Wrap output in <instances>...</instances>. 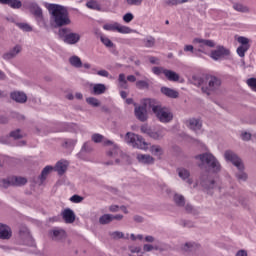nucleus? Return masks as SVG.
<instances>
[{
  "mask_svg": "<svg viewBox=\"0 0 256 256\" xmlns=\"http://www.w3.org/2000/svg\"><path fill=\"white\" fill-rule=\"evenodd\" d=\"M92 141L94 143H101L103 141L104 145H111L112 149L107 151V157L112 159L106 162V165H119L127 160V155L121 151L117 144H114L111 140H105V137L99 133L92 135Z\"/></svg>",
  "mask_w": 256,
  "mask_h": 256,
  "instance_id": "1",
  "label": "nucleus"
},
{
  "mask_svg": "<svg viewBox=\"0 0 256 256\" xmlns=\"http://www.w3.org/2000/svg\"><path fill=\"white\" fill-rule=\"evenodd\" d=\"M48 13L51 15V21H53L56 27H65L71 25V18H69V11L65 6L59 4H46Z\"/></svg>",
  "mask_w": 256,
  "mask_h": 256,
  "instance_id": "2",
  "label": "nucleus"
},
{
  "mask_svg": "<svg viewBox=\"0 0 256 256\" xmlns=\"http://www.w3.org/2000/svg\"><path fill=\"white\" fill-rule=\"evenodd\" d=\"M193 80L198 87H201L202 92L206 93V95H210L211 91H215V89H219L221 86V80L211 75L195 76Z\"/></svg>",
  "mask_w": 256,
  "mask_h": 256,
  "instance_id": "3",
  "label": "nucleus"
},
{
  "mask_svg": "<svg viewBox=\"0 0 256 256\" xmlns=\"http://www.w3.org/2000/svg\"><path fill=\"white\" fill-rule=\"evenodd\" d=\"M58 37L66 45H77L81 41V35L67 27L58 30Z\"/></svg>",
  "mask_w": 256,
  "mask_h": 256,
  "instance_id": "4",
  "label": "nucleus"
},
{
  "mask_svg": "<svg viewBox=\"0 0 256 256\" xmlns=\"http://www.w3.org/2000/svg\"><path fill=\"white\" fill-rule=\"evenodd\" d=\"M152 111L160 123L173 121V112L169 108L157 104V100H154Z\"/></svg>",
  "mask_w": 256,
  "mask_h": 256,
  "instance_id": "5",
  "label": "nucleus"
},
{
  "mask_svg": "<svg viewBox=\"0 0 256 256\" xmlns=\"http://www.w3.org/2000/svg\"><path fill=\"white\" fill-rule=\"evenodd\" d=\"M154 101L155 99L146 98L142 100L140 106H137V104H134L135 105L134 113L137 119H139V121L144 122L147 119V110L148 109L153 110Z\"/></svg>",
  "mask_w": 256,
  "mask_h": 256,
  "instance_id": "6",
  "label": "nucleus"
},
{
  "mask_svg": "<svg viewBox=\"0 0 256 256\" xmlns=\"http://www.w3.org/2000/svg\"><path fill=\"white\" fill-rule=\"evenodd\" d=\"M196 159H199L201 163L208 165L213 173H219V171H221V164L217 158H215V156L209 152L196 156Z\"/></svg>",
  "mask_w": 256,
  "mask_h": 256,
  "instance_id": "7",
  "label": "nucleus"
},
{
  "mask_svg": "<svg viewBox=\"0 0 256 256\" xmlns=\"http://www.w3.org/2000/svg\"><path fill=\"white\" fill-rule=\"evenodd\" d=\"M125 141L128 145L135 147L136 149H144V147L147 145V143H145L143 140V137L131 132L126 134Z\"/></svg>",
  "mask_w": 256,
  "mask_h": 256,
  "instance_id": "8",
  "label": "nucleus"
},
{
  "mask_svg": "<svg viewBox=\"0 0 256 256\" xmlns=\"http://www.w3.org/2000/svg\"><path fill=\"white\" fill-rule=\"evenodd\" d=\"M104 31H113L117 33H121L122 35H129V33H133V29L130 27L119 24L118 22L106 23L103 25Z\"/></svg>",
  "mask_w": 256,
  "mask_h": 256,
  "instance_id": "9",
  "label": "nucleus"
},
{
  "mask_svg": "<svg viewBox=\"0 0 256 256\" xmlns=\"http://www.w3.org/2000/svg\"><path fill=\"white\" fill-rule=\"evenodd\" d=\"M224 158H225V161H227L228 163H232V165L236 167L238 171H243V169H245V166L243 165V161L241 160V158H239V156L235 152L231 150H226L224 153Z\"/></svg>",
  "mask_w": 256,
  "mask_h": 256,
  "instance_id": "10",
  "label": "nucleus"
},
{
  "mask_svg": "<svg viewBox=\"0 0 256 256\" xmlns=\"http://www.w3.org/2000/svg\"><path fill=\"white\" fill-rule=\"evenodd\" d=\"M27 183V178L25 177H17V176H11L7 179L2 180V187L4 189H7V187H21V185H25Z\"/></svg>",
  "mask_w": 256,
  "mask_h": 256,
  "instance_id": "11",
  "label": "nucleus"
},
{
  "mask_svg": "<svg viewBox=\"0 0 256 256\" xmlns=\"http://www.w3.org/2000/svg\"><path fill=\"white\" fill-rule=\"evenodd\" d=\"M237 41L240 43V46L237 48L236 53L240 57H245V53L251 48V45L249 44L251 43V40L245 36H240L237 38Z\"/></svg>",
  "mask_w": 256,
  "mask_h": 256,
  "instance_id": "12",
  "label": "nucleus"
},
{
  "mask_svg": "<svg viewBox=\"0 0 256 256\" xmlns=\"http://www.w3.org/2000/svg\"><path fill=\"white\" fill-rule=\"evenodd\" d=\"M30 12L34 15L38 25H45V20L43 19V10L35 2L30 3L29 5Z\"/></svg>",
  "mask_w": 256,
  "mask_h": 256,
  "instance_id": "13",
  "label": "nucleus"
},
{
  "mask_svg": "<svg viewBox=\"0 0 256 256\" xmlns=\"http://www.w3.org/2000/svg\"><path fill=\"white\" fill-rule=\"evenodd\" d=\"M20 238L22 239L24 245H28L29 247H35V241L29 232L27 227H22L19 231Z\"/></svg>",
  "mask_w": 256,
  "mask_h": 256,
  "instance_id": "14",
  "label": "nucleus"
},
{
  "mask_svg": "<svg viewBox=\"0 0 256 256\" xmlns=\"http://www.w3.org/2000/svg\"><path fill=\"white\" fill-rule=\"evenodd\" d=\"M86 7L88 9H93L94 11H102V12H108L111 11V3L107 2L106 6H101L97 0H90L86 3Z\"/></svg>",
  "mask_w": 256,
  "mask_h": 256,
  "instance_id": "15",
  "label": "nucleus"
},
{
  "mask_svg": "<svg viewBox=\"0 0 256 256\" xmlns=\"http://www.w3.org/2000/svg\"><path fill=\"white\" fill-rule=\"evenodd\" d=\"M194 45H198V51L203 53L205 51V47H215V42L213 40H206L201 38H195L193 40Z\"/></svg>",
  "mask_w": 256,
  "mask_h": 256,
  "instance_id": "16",
  "label": "nucleus"
},
{
  "mask_svg": "<svg viewBox=\"0 0 256 256\" xmlns=\"http://www.w3.org/2000/svg\"><path fill=\"white\" fill-rule=\"evenodd\" d=\"M229 53H230L229 49H227L223 46H219L216 50L211 52L210 57L214 61H219V59H223V57H227V55H229Z\"/></svg>",
  "mask_w": 256,
  "mask_h": 256,
  "instance_id": "17",
  "label": "nucleus"
},
{
  "mask_svg": "<svg viewBox=\"0 0 256 256\" xmlns=\"http://www.w3.org/2000/svg\"><path fill=\"white\" fill-rule=\"evenodd\" d=\"M187 127L194 131V133H201V127H203V122L197 118H191L187 121Z\"/></svg>",
  "mask_w": 256,
  "mask_h": 256,
  "instance_id": "18",
  "label": "nucleus"
},
{
  "mask_svg": "<svg viewBox=\"0 0 256 256\" xmlns=\"http://www.w3.org/2000/svg\"><path fill=\"white\" fill-rule=\"evenodd\" d=\"M50 235L53 241H63V239L67 237V233H65V230L61 228H54L52 231H50Z\"/></svg>",
  "mask_w": 256,
  "mask_h": 256,
  "instance_id": "19",
  "label": "nucleus"
},
{
  "mask_svg": "<svg viewBox=\"0 0 256 256\" xmlns=\"http://www.w3.org/2000/svg\"><path fill=\"white\" fill-rule=\"evenodd\" d=\"M12 235L11 227L0 223V239H11Z\"/></svg>",
  "mask_w": 256,
  "mask_h": 256,
  "instance_id": "20",
  "label": "nucleus"
},
{
  "mask_svg": "<svg viewBox=\"0 0 256 256\" xmlns=\"http://www.w3.org/2000/svg\"><path fill=\"white\" fill-rule=\"evenodd\" d=\"M11 99L16 103H27V94L24 92L15 91L10 94Z\"/></svg>",
  "mask_w": 256,
  "mask_h": 256,
  "instance_id": "21",
  "label": "nucleus"
},
{
  "mask_svg": "<svg viewBox=\"0 0 256 256\" xmlns=\"http://www.w3.org/2000/svg\"><path fill=\"white\" fill-rule=\"evenodd\" d=\"M62 217L65 221V223H74L75 222V212L71 210V208H66L62 212Z\"/></svg>",
  "mask_w": 256,
  "mask_h": 256,
  "instance_id": "22",
  "label": "nucleus"
},
{
  "mask_svg": "<svg viewBox=\"0 0 256 256\" xmlns=\"http://www.w3.org/2000/svg\"><path fill=\"white\" fill-rule=\"evenodd\" d=\"M137 160L139 163H144V165H153L155 159L149 154H138Z\"/></svg>",
  "mask_w": 256,
  "mask_h": 256,
  "instance_id": "23",
  "label": "nucleus"
},
{
  "mask_svg": "<svg viewBox=\"0 0 256 256\" xmlns=\"http://www.w3.org/2000/svg\"><path fill=\"white\" fill-rule=\"evenodd\" d=\"M161 93L170 99H177L179 97V92L169 87H162Z\"/></svg>",
  "mask_w": 256,
  "mask_h": 256,
  "instance_id": "24",
  "label": "nucleus"
},
{
  "mask_svg": "<svg viewBox=\"0 0 256 256\" xmlns=\"http://www.w3.org/2000/svg\"><path fill=\"white\" fill-rule=\"evenodd\" d=\"M105 91H107V86H105V84H94L92 87V95H103V93H105Z\"/></svg>",
  "mask_w": 256,
  "mask_h": 256,
  "instance_id": "25",
  "label": "nucleus"
},
{
  "mask_svg": "<svg viewBox=\"0 0 256 256\" xmlns=\"http://www.w3.org/2000/svg\"><path fill=\"white\" fill-rule=\"evenodd\" d=\"M67 165L68 163L65 160L58 161L54 170L57 171L58 175H63L67 171Z\"/></svg>",
  "mask_w": 256,
  "mask_h": 256,
  "instance_id": "26",
  "label": "nucleus"
},
{
  "mask_svg": "<svg viewBox=\"0 0 256 256\" xmlns=\"http://www.w3.org/2000/svg\"><path fill=\"white\" fill-rule=\"evenodd\" d=\"M178 175L181 179H183L184 181H186L189 185H191V183H193V181L191 179H189V176L191 175L189 173V170L185 169V168H179L178 169Z\"/></svg>",
  "mask_w": 256,
  "mask_h": 256,
  "instance_id": "27",
  "label": "nucleus"
},
{
  "mask_svg": "<svg viewBox=\"0 0 256 256\" xmlns=\"http://www.w3.org/2000/svg\"><path fill=\"white\" fill-rule=\"evenodd\" d=\"M69 63L72 65V67H76V69H80V67H83V62L81 61V58L79 56H71L69 58Z\"/></svg>",
  "mask_w": 256,
  "mask_h": 256,
  "instance_id": "28",
  "label": "nucleus"
},
{
  "mask_svg": "<svg viewBox=\"0 0 256 256\" xmlns=\"http://www.w3.org/2000/svg\"><path fill=\"white\" fill-rule=\"evenodd\" d=\"M164 76L168 79V81H174V82L179 81V74H177L175 71L167 69L165 71Z\"/></svg>",
  "mask_w": 256,
  "mask_h": 256,
  "instance_id": "29",
  "label": "nucleus"
},
{
  "mask_svg": "<svg viewBox=\"0 0 256 256\" xmlns=\"http://www.w3.org/2000/svg\"><path fill=\"white\" fill-rule=\"evenodd\" d=\"M142 43L144 47H147L148 49H150L151 47H155V37L147 36L142 40Z\"/></svg>",
  "mask_w": 256,
  "mask_h": 256,
  "instance_id": "30",
  "label": "nucleus"
},
{
  "mask_svg": "<svg viewBox=\"0 0 256 256\" xmlns=\"http://www.w3.org/2000/svg\"><path fill=\"white\" fill-rule=\"evenodd\" d=\"M109 235H110V237L112 238V239H115V240H117V239H129V234H124L123 232H121V231H114V232H110L109 233Z\"/></svg>",
  "mask_w": 256,
  "mask_h": 256,
  "instance_id": "31",
  "label": "nucleus"
},
{
  "mask_svg": "<svg viewBox=\"0 0 256 256\" xmlns=\"http://www.w3.org/2000/svg\"><path fill=\"white\" fill-rule=\"evenodd\" d=\"M100 41L101 43H103L104 46H106L108 49H111L113 47H115V44L113 43V41H111V39H109V37L105 36V35H101L100 36Z\"/></svg>",
  "mask_w": 256,
  "mask_h": 256,
  "instance_id": "32",
  "label": "nucleus"
},
{
  "mask_svg": "<svg viewBox=\"0 0 256 256\" xmlns=\"http://www.w3.org/2000/svg\"><path fill=\"white\" fill-rule=\"evenodd\" d=\"M150 152H151L152 155H154L155 157L160 158L161 155H163V148H161V146L154 145V146H151Z\"/></svg>",
  "mask_w": 256,
  "mask_h": 256,
  "instance_id": "33",
  "label": "nucleus"
},
{
  "mask_svg": "<svg viewBox=\"0 0 256 256\" xmlns=\"http://www.w3.org/2000/svg\"><path fill=\"white\" fill-rule=\"evenodd\" d=\"M174 203L178 206V207H183L185 205V197H183V195L181 194H174Z\"/></svg>",
  "mask_w": 256,
  "mask_h": 256,
  "instance_id": "34",
  "label": "nucleus"
},
{
  "mask_svg": "<svg viewBox=\"0 0 256 256\" xmlns=\"http://www.w3.org/2000/svg\"><path fill=\"white\" fill-rule=\"evenodd\" d=\"M113 221V215L111 214H104L99 218V223L101 225H107L108 223H111Z\"/></svg>",
  "mask_w": 256,
  "mask_h": 256,
  "instance_id": "35",
  "label": "nucleus"
},
{
  "mask_svg": "<svg viewBox=\"0 0 256 256\" xmlns=\"http://www.w3.org/2000/svg\"><path fill=\"white\" fill-rule=\"evenodd\" d=\"M16 26H18L21 31H25L26 33H31V31H33V27L25 22H18L16 23Z\"/></svg>",
  "mask_w": 256,
  "mask_h": 256,
  "instance_id": "36",
  "label": "nucleus"
},
{
  "mask_svg": "<svg viewBox=\"0 0 256 256\" xmlns=\"http://www.w3.org/2000/svg\"><path fill=\"white\" fill-rule=\"evenodd\" d=\"M53 170V167L52 166H46L42 172H41V175H40V180H41V183H43V181H45V179H47V175H49V173H51Z\"/></svg>",
  "mask_w": 256,
  "mask_h": 256,
  "instance_id": "37",
  "label": "nucleus"
},
{
  "mask_svg": "<svg viewBox=\"0 0 256 256\" xmlns=\"http://www.w3.org/2000/svg\"><path fill=\"white\" fill-rule=\"evenodd\" d=\"M118 83H119V87H121V89H128L129 85H127V79L125 78V74H119L118 77Z\"/></svg>",
  "mask_w": 256,
  "mask_h": 256,
  "instance_id": "38",
  "label": "nucleus"
},
{
  "mask_svg": "<svg viewBox=\"0 0 256 256\" xmlns=\"http://www.w3.org/2000/svg\"><path fill=\"white\" fill-rule=\"evenodd\" d=\"M6 5H9L11 9H21L23 7V3L20 0H9Z\"/></svg>",
  "mask_w": 256,
  "mask_h": 256,
  "instance_id": "39",
  "label": "nucleus"
},
{
  "mask_svg": "<svg viewBox=\"0 0 256 256\" xmlns=\"http://www.w3.org/2000/svg\"><path fill=\"white\" fill-rule=\"evenodd\" d=\"M150 137H152V139H163V137H165V133H163V130H158V131H151L149 134Z\"/></svg>",
  "mask_w": 256,
  "mask_h": 256,
  "instance_id": "40",
  "label": "nucleus"
},
{
  "mask_svg": "<svg viewBox=\"0 0 256 256\" xmlns=\"http://www.w3.org/2000/svg\"><path fill=\"white\" fill-rule=\"evenodd\" d=\"M86 103H88V105H91L92 107H99V105H101V102H99V99L95 97L87 98Z\"/></svg>",
  "mask_w": 256,
  "mask_h": 256,
  "instance_id": "41",
  "label": "nucleus"
},
{
  "mask_svg": "<svg viewBox=\"0 0 256 256\" xmlns=\"http://www.w3.org/2000/svg\"><path fill=\"white\" fill-rule=\"evenodd\" d=\"M136 87L138 89H148L149 88V82L145 80H138L136 82Z\"/></svg>",
  "mask_w": 256,
  "mask_h": 256,
  "instance_id": "42",
  "label": "nucleus"
},
{
  "mask_svg": "<svg viewBox=\"0 0 256 256\" xmlns=\"http://www.w3.org/2000/svg\"><path fill=\"white\" fill-rule=\"evenodd\" d=\"M165 71H167V69L163 68V67H153L152 68V73H154V75H165Z\"/></svg>",
  "mask_w": 256,
  "mask_h": 256,
  "instance_id": "43",
  "label": "nucleus"
},
{
  "mask_svg": "<svg viewBox=\"0 0 256 256\" xmlns=\"http://www.w3.org/2000/svg\"><path fill=\"white\" fill-rule=\"evenodd\" d=\"M233 9H235V11H239L240 13H247L248 11L247 7L243 6L242 4H234Z\"/></svg>",
  "mask_w": 256,
  "mask_h": 256,
  "instance_id": "44",
  "label": "nucleus"
},
{
  "mask_svg": "<svg viewBox=\"0 0 256 256\" xmlns=\"http://www.w3.org/2000/svg\"><path fill=\"white\" fill-rule=\"evenodd\" d=\"M133 19H135V16L131 12H128L123 16L124 23H131V21H133Z\"/></svg>",
  "mask_w": 256,
  "mask_h": 256,
  "instance_id": "45",
  "label": "nucleus"
},
{
  "mask_svg": "<svg viewBox=\"0 0 256 256\" xmlns=\"http://www.w3.org/2000/svg\"><path fill=\"white\" fill-rule=\"evenodd\" d=\"M248 87L252 89V91L256 92V78H250L246 81Z\"/></svg>",
  "mask_w": 256,
  "mask_h": 256,
  "instance_id": "46",
  "label": "nucleus"
},
{
  "mask_svg": "<svg viewBox=\"0 0 256 256\" xmlns=\"http://www.w3.org/2000/svg\"><path fill=\"white\" fill-rule=\"evenodd\" d=\"M202 186L205 187V189H215V181H205L202 182Z\"/></svg>",
  "mask_w": 256,
  "mask_h": 256,
  "instance_id": "47",
  "label": "nucleus"
},
{
  "mask_svg": "<svg viewBox=\"0 0 256 256\" xmlns=\"http://www.w3.org/2000/svg\"><path fill=\"white\" fill-rule=\"evenodd\" d=\"M10 137H12V139H21V137H23V134L21 133V130H15V131H12L10 133Z\"/></svg>",
  "mask_w": 256,
  "mask_h": 256,
  "instance_id": "48",
  "label": "nucleus"
},
{
  "mask_svg": "<svg viewBox=\"0 0 256 256\" xmlns=\"http://www.w3.org/2000/svg\"><path fill=\"white\" fill-rule=\"evenodd\" d=\"M239 172L236 174V177L239 181H245L247 179V173L242 170H238Z\"/></svg>",
  "mask_w": 256,
  "mask_h": 256,
  "instance_id": "49",
  "label": "nucleus"
},
{
  "mask_svg": "<svg viewBox=\"0 0 256 256\" xmlns=\"http://www.w3.org/2000/svg\"><path fill=\"white\" fill-rule=\"evenodd\" d=\"M127 5L139 7L141 3H143V0H126Z\"/></svg>",
  "mask_w": 256,
  "mask_h": 256,
  "instance_id": "50",
  "label": "nucleus"
},
{
  "mask_svg": "<svg viewBox=\"0 0 256 256\" xmlns=\"http://www.w3.org/2000/svg\"><path fill=\"white\" fill-rule=\"evenodd\" d=\"M70 201L71 203H81L83 201V197L75 194L70 198Z\"/></svg>",
  "mask_w": 256,
  "mask_h": 256,
  "instance_id": "51",
  "label": "nucleus"
},
{
  "mask_svg": "<svg viewBox=\"0 0 256 256\" xmlns=\"http://www.w3.org/2000/svg\"><path fill=\"white\" fill-rule=\"evenodd\" d=\"M10 53H12L14 57H17V55L21 53V46L19 45L14 46L13 49L10 50Z\"/></svg>",
  "mask_w": 256,
  "mask_h": 256,
  "instance_id": "52",
  "label": "nucleus"
},
{
  "mask_svg": "<svg viewBox=\"0 0 256 256\" xmlns=\"http://www.w3.org/2000/svg\"><path fill=\"white\" fill-rule=\"evenodd\" d=\"M140 130H141V133H146V135L151 134V128H149V126L147 125H142Z\"/></svg>",
  "mask_w": 256,
  "mask_h": 256,
  "instance_id": "53",
  "label": "nucleus"
},
{
  "mask_svg": "<svg viewBox=\"0 0 256 256\" xmlns=\"http://www.w3.org/2000/svg\"><path fill=\"white\" fill-rule=\"evenodd\" d=\"M2 57L5 59V61H10V59H14L15 56L9 51L3 54Z\"/></svg>",
  "mask_w": 256,
  "mask_h": 256,
  "instance_id": "54",
  "label": "nucleus"
},
{
  "mask_svg": "<svg viewBox=\"0 0 256 256\" xmlns=\"http://www.w3.org/2000/svg\"><path fill=\"white\" fill-rule=\"evenodd\" d=\"M185 53H195V48L193 45H185L184 46Z\"/></svg>",
  "mask_w": 256,
  "mask_h": 256,
  "instance_id": "55",
  "label": "nucleus"
},
{
  "mask_svg": "<svg viewBox=\"0 0 256 256\" xmlns=\"http://www.w3.org/2000/svg\"><path fill=\"white\" fill-rule=\"evenodd\" d=\"M165 4L173 7L174 5H179V0H165Z\"/></svg>",
  "mask_w": 256,
  "mask_h": 256,
  "instance_id": "56",
  "label": "nucleus"
},
{
  "mask_svg": "<svg viewBox=\"0 0 256 256\" xmlns=\"http://www.w3.org/2000/svg\"><path fill=\"white\" fill-rule=\"evenodd\" d=\"M241 137H242L243 141H249L251 139V133L244 132L241 134Z\"/></svg>",
  "mask_w": 256,
  "mask_h": 256,
  "instance_id": "57",
  "label": "nucleus"
},
{
  "mask_svg": "<svg viewBox=\"0 0 256 256\" xmlns=\"http://www.w3.org/2000/svg\"><path fill=\"white\" fill-rule=\"evenodd\" d=\"M97 75H99L100 77H109V72L107 70H99L97 72Z\"/></svg>",
  "mask_w": 256,
  "mask_h": 256,
  "instance_id": "58",
  "label": "nucleus"
},
{
  "mask_svg": "<svg viewBox=\"0 0 256 256\" xmlns=\"http://www.w3.org/2000/svg\"><path fill=\"white\" fill-rule=\"evenodd\" d=\"M129 250L131 251V253H140L141 252V247L130 246Z\"/></svg>",
  "mask_w": 256,
  "mask_h": 256,
  "instance_id": "59",
  "label": "nucleus"
},
{
  "mask_svg": "<svg viewBox=\"0 0 256 256\" xmlns=\"http://www.w3.org/2000/svg\"><path fill=\"white\" fill-rule=\"evenodd\" d=\"M143 250L146 251L147 253H149V251H153V245L151 244H145L143 246Z\"/></svg>",
  "mask_w": 256,
  "mask_h": 256,
  "instance_id": "60",
  "label": "nucleus"
},
{
  "mask_svg": "<svg viewBox=\"0 0 256 256\" xmlns=\"http://www.w3.org/2000/svg\"><path fill=\"white\" fill-rule=\"evenodd\" d=\"M127 81L130 83H135L137 81V78L134 75L127 76Z\"/></svg>",
  "mask_w": 256,
  "mask_h": 256,
  "instance_id": "61",
  "label": "nucleus"
},
{
  "mask_svg": "<svg viewBox=\"0 0 256 256\" xmlns=\"http://www.w3.org/2000/svg\"><path fill=\"white\" fill-rule=\"evenodd\" d=\"M110 211L112 212V213H116V211H119V206H117V205H112V206H110Z\"/></svg>",
  "mask_w": 256,
  "mask_h": 256,
  "instance_id": "62",
  "label": "nucleus"
},
{
  "mask_svg": "<svg viewBox=\"0 0 256 256\" xmlns=\"http://www.w3.org/2000/svg\"><path fill=\"white\" fill-rule=\"evenodd\" d=\"M236 256H247V251L245 250H240L236 253Z\"/></svg>",
  "mask_w": 256,
  "mask_h": 256,
  "instance_id": "63",
  "label": "nucleus"
},
{
  "mask_svg": "<svg viewBox=\"0 0 256 256\" xmlns=\"http://www.w3.org/2000/svg\"><path fill=\"white\" fill-rule=\"evenodd\" d=\"M82 151H89V143H84V145L82 146Z\"/></svg>",
  "mask_w": 256,
  "mask_h": 256,
  "instance_id": "64",
  "label": "nucleus"
}]
</instances>
